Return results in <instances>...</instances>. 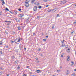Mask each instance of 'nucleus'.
<instances>
[{"instance_id": "nucleus-19", "label": "nucleus", "mask_w": 76, "mask_h": 76, "mask_svg": "<svg viewBox=\"0 0 76 76\" xmlns=\"http://www.w3.org/2000/svg\"><path fill=\"white\" fill-rule=\"evenodd\" d=\"M15 63L16 64H18V60H16V61H15Z\"/></svg>"}, {"instance_id": "nucleus-50", "label": "nucleus", "mask_w": 76, "mask_h": 76, "mask_svg": "<svg viewBox=\"0 0 76 76\" xmlns=\"http://www.w3.org/2000/svg\"><path fill=\"white\" fill-rule=\"evenodd\" d=\"M73 32H74V31H72L71 32V33L72 34H73Z\"/></svg>"}, {"instance_id": "nucleus-20", "label": "nucleus", "mask_w": 76, "mask_h": 76, "mask_svg": "<svg viewBox=\"0 0 76 76\" xmlns=\"http://www.w3.org/2000/svg\"><path fill=\"white\" fill-rule=\"evenodd\" d=\"M64 55V53H62V55L61 56V57H63V56Z\"/></svg>"}, {"instance_id": "nucleus-11", "label": "nucleus", "mask_w": 76, "mask_h": 76, "mask_svg": "<svg viewBox=\"0 0 76 76\" xmlns=\"http://www.w3.org/2000/svg\"><path fill=\"white\" fill-rule=\"evenodd\" d=\"M48 12H51V11H52V9H48V10H47Z\"/></svg>"}, {"instance_id": "nucleus-25", "label": "nucleus", "mask_w": 76, "mask_h": 76, "mask_svg": "<svg viewBox=\"0 0 76 76\" xmlns=\"http://www.w3.org/2000/svg\"><path fill=\"white\" fill-rule=\"evenodd\" d=\"M22 9L20 8H19L18 9V10H19V11H21Z\"/></svg>"}, {"instance_id": "nucleus-27", "label": "nucleus", "mask_w": 76, "mask_h": 76, "mask_svg": "<svg viewBox=\"0 0 76 76\" xmlns=\"http://www.w3.org/2000/svg\"><path fill=\"white\" fill-rule=\"evenodd\" d=\"M23 76H27L26 74H25V73L23 74Z\"/></svg>"}, {"instance_id": "nucleus-39", "label": "nucleus", "mask_w": 76, "mask_h": 76, "mask_svg": "<svg viewBox=\"0 0 76 76\" xmlns=\"http://www.w3.org/2000/svg\"><path fill=\"white\" fill-rule=\"evenodd\" d=\"M0 69L1 70H3V68L2 67H0Z\"/></svg>"}, {"instance_id": "nucleus-9", "label": "nucleus", "mask_w": 76, "mask_h": 76, "mask_svg": "<svg viewBox=\"0 0 76 76\" xmlns=\"http://www.w3.org/2000/svg\"><path fill=\"white\" fill-rule=\"evenodd\" d=\"M35 0H32L31 1V4H34V2H35Z\"/></svg>"}, {"instance_id": "nucleus-8", "label": "nucleus", "mask_w": 76, "mask_h": 76, "mask_svg": "<svg viewBox=\"0 0 76 76\" xmlns=\"http://www.w3.org/2000/svg\"><path fill=\"white\" fill-rule=\"evenodd\" d=\"M1 1L2 2V5H3V4H5V2H4V0H1Z\"/></svg>"}, {"instance_id": "nucleus-56", "label": "nucleus", "mask_w": 76, "mask_h": 76, "mask_svg": "<svg viewBox=\"0 0 76 76\" xmlns=\"http://www.w3.org/2000/svg\"><path fill=\"white\" fill-rule=\"evenodd\" d=\"M33 35H35V34L34 33H33Z\"/></svg>"}, {"instance_id": "nucleus-42", "label": "nucleus", "mask_w": 76, "mask_h": 76, "mask_svg": "<svg viewBox=\"0 0 76 76\" xmlns=\"http://www.w3.org/2000/svg\"><path fill=\"white\" fill-rule=\"evenodd\" d=\"M64 41H65V40H63L62 42H62V43H63V42H64Z\"/></svg>"}, {"instance_id": "nucleus-31", "label": "nucleus", "mask_w": 76, "mask_h": 76, "mask_svg": "<svg viewBox=\"0 0 76 76\" xmlns=\"http://www.w3.org/2000/svg\"><path fill=\"white\" fill-rule=\"evenodd\" d=\"M57 72H60V70H57Z\"/></svg>"}, {"instance_id": "nucleus-23", "label": "nucleus", "mask_w": 76, "mask_h": 76, "mask_svg": "<svg viewBox=\"0 0 76 76\" xmlns=\"http://www.w3.org/2000/svg\"><path fill=\"white\" fill-rule=\"evenodd\" d=\"M43 1L45 2H47L48 1V0H43Z\"/></svg>"}, {"instance_id": "nucleus-53", "label": "nucleus", "mask_w": 76, "mask_h": 76, "mask_svg": "<svg viewBox=\"0 0 76 76\" xmlns=\"http://www.w3.org/2000/svg\"><path fill=\"white\" fill-rule=\"evenodd\" d=\"M62 47H64V45H63V44H62Z\"/></svg>"}, {"instance_id": "nucleus-60", "label": "nucleus", "mask_w": 76, "mask_h": 76, "mask_svg": "<svg viewBox=\"0 0 76 76\" xmlns=\"http://www.w3.org/2000/svg\"><path fill=\"white\" fill-rule=\"evenodd\" d=\"M43 56V55H42V54L40 55L41 56Z\"/></svg>"}, {"instance_id": "nucleus-10", "label": "nucleus", "mask_w": 76, "mask_h": 76, "mask_svg": "<svg viewBox=\"0 0 76 76\" xmlns=\"http://www.w3.org/2000/svg\"><path fill=\"white\" fill-rule=\"evenodd\" d=\"M23 14H20L19 15V17H20V18H22V17H23Z\"/></svg>"}, {"instance_id": "nucleus-54", "label": "nucleus", "mask_w": 76, "mask_h": 76, "mask_svg": "<svg viewBox=\"0 0 76 76\" xmlns=\"http://www.w3.org/2000/svg\"><path fill=\"white\" fill-rule=\"evenodd\" d=\"M74 64H72L71 65V66H73V65Z\"/></svg>"}, {"instance_id": "nucleus-61", "label": "nucleus", "mask_w": 76, "mask_h": 76, "mask_svg": "<svg viewBox=\"0 0 76 76\" xmlns=\"http://www.w3.org/2000/svg\"><path fill=\"white\" fill-rule=\"evenodd\" d=\"M7 76H9V74H7Z\"/></svg>"}, {"instance_id": "nucleus-44", "label": "nucleus", "mask_w": 76, "mask_h": 76, "mask_svg": "<svg viewBox=\"0 0 76 76\" xmlns=\"http://www.w3.org/2000/svg\"><path fill=\"white\" fill-rule=\"evenodd\" d=\"M50 6L49 5H47L46 6V7H48V6Z\"/></svg>"}, {"instance_id": "nucleus-46", "label": "nucleus", "mask_w": 76, "mask_h": 76, "mask_svg": "<svg viewBox=\"0 0 76 76\" xmlns=\"http://www.w3.org/2000/svg\"><path fill=\"white\" fill-rule=\"evenodd\" d=\"M67 57L68 58H70V56H67Z\"/></svg>"}, {"instance_id": "nucleus-21", "label": "nucleus", "mask_w": 76, "mask_h": 76, "mask_svg": "<svg viewBox=\"0 0 76 76\" xmlns=\"http://www.w3.org/2000/svg\"><path fill=\"white\" fill-rule=\"evenodd\" d=\"M12 59H14L15 58V57L14 56H12L11 57Z\"/></svg>"}, {"instance_id": "nucleus-34", "label": "nucleus", "mask_w": 76, "mask_h": 76, "mask_svg": "<svg viewBox=\"0 0 76 76\" xmlns=\"http://www.w3.org/2000/svg\"><path fill=\"white\" fill-rule=\"evenodd\" d=\"M71 63H72L73 64H75V63H74V62H73V61H71Z\"/></svg>"}, {"instance_id": "nucleus-41", "label": "nucleus", "mask_w": 76, "mask_h": 76, "mask_svg": "<svg viewBox=\"0 0 76 76\" xmlns=\"http://www.w3.org/2000/svg\"><path fill=\"white\" fill-rule=\"evenodd\" d=\"M6 48H9V46H8L7 45L6 46Z\"/></svg>"}, {"instance_id": "nucleus-64", "label": "nucleus", "mask_w": 76, "mask_h": 76, "mask_svg": "<svg viewBox=\"0 0 76 76\" xmlns=\"http://www.w3.org/2000/svg\"><path fill=\"white\" fill-rule=\"evenodd\" d=\"M53 76H56V75H53Z\"/></svg>"}, {"instance_id": "nucleus-28", "label": "nucleus", "mask_w": 76, "mask_h": 76, "mask_svg": "<svg viewBox=\"0 0 76 76\" xmlns=\"http://www.w3.org/2000/svg\"><path fill=\"white\" fill-rule=\"evenodd\" d=\"M43 41H47V39H44Z\"/></svg>"}, {"instance_id": "nucleus-37", "label": "nucleus", "mask_w": 76, "mask_h": 76, "mask_svg": "<svg viewBox=\"0 0 76 76\" xmlns=\"http://www.w3.org/2000/svg\"><path fill=\"white\" fill-rule=\"evenodd\" d=\"M29 66H27L26 67V69H28V68H29Z\"/></svg>"}, {"instance_id": "nucleus-43", "label": "nucleus", "mask_w": 76, "mask_h": 76, "mask_svg": "<svg viewBox=\"0 0 76 76\" xmlns=\"http://www.w3.org/2000/svg\"><path fill=\"white\" fill-rule=\"evenodd\" d=\"M29 73L30 74V75H32V73L31 72H30Z\"/></svg>"}, {"instance_id": "nucleus-13", "label": "nucleus", "mask_w": 76, "mask_h": 76, "mask_svg": "<svg viewBox=\"0 0 76 76\" xmlns=\"http://www.w3.org/2000/svg\"><path fill=\"white\" fill-rule=\"evenodd\" d=\"M21 47H22V45L20 44L19 45V48H20V50H21Z\"/></svg>"}, {"instance_id": "nucleus-17", "label": "nucleus", "mask_w": 76, "mask_h": 76, "mask_svg": "<svg viewBox=\"0 0 76 76\" xmlns=\"http://www.w3.org/2000/svg\"><path fill=\"white\" fill-rule=\"evenodd\" d=\"M17 28L19 30H20V29H21V28H20V26H18L17 27Z\"/></svg>"}, {"instance_id": "nucleus-3", "label": "nucleus", "mask_w": 76, "mask_h": 76, "mask_svg": "<svg viewBox=\"0 0 76 76\" xmlns=\"http://www.w3.org/2000/svg\"><path fill=\"white\" fill-rule=\"evenodd\" d=\"M15 20L17 22H19V21L20 20V19L18 18H15Z\"/></svg>"}, {"instance_id": "nucleus-22", "label": "nucleus", "mask_w": 76, "mask_h": 76, "mask_svg": "<svg viewBox=\"0 0 76 76\" xmlns=\"http://www.w3.org/2000/svg\"><path fill=\"white\" fill-rule=\"evenodd\" d=\"M5 10H7V11H9V10L7 7L5 8Z\"/></svg>"}, {"instance_id": "nucleus-45", "label": "nucleus", "mask_w": 76, "mask_h": 76, "mask_svg": "<svg viewBox=\"0 0 76 76\" xmlns=\"http://www.w3.org/2000/svg\"><path fill=\"white\" fill-rule=\"evenodd\" d=\"M10 13H12V14H13V12H12L11 11H10Z\"/></svg>"}, {"instance_id": "nucleus-49", "label": "nucleus", "mask_w": 76, "mask_h": 76, "mask_svg": "<svg viewBox=\"0 0 76 76\" xmlns=\"http://www.w3.org/2000/svg\"><path fill=\"white\" fill-rule=\"evenodd\" d=\"M36 58V60H38V58Z\"/></svg>"}, {"instance_id": "nucleus-38", "label": "nucleus", "mask_w": 76, "mask_h": 76, "mask_svg": "<svg viewBox=\"0 0 76 76\" xmlns=\"http://www.w3.org/2000/svg\"><path fill=\"white\" fill-rule=\"evenodd\" d=\"M41 48H39L38 51H41Z\"/></svg>"}, {"instance_id": "nucleus-26", "label": "nucleus", "mask_w": 76, "mask_h": 76, "mask_svg": "<svg viewBox=\"0 0 76 76\" xmlns=\"http://www.w3.org/2000/svg\"><path fill=\"white\" fill-rule=\"evenodd\" d=\"M59 16H60V14H59L56 15L57 17H58Z\"/></svg>"}, {"instance_id": "nucleus-63", "label": "nucleus", "mask_w": 76, "mask_h": 76, "mask_svg": "<svg viewBox=\"0 0 76 76\" xmlns=\"http://www.w3.org/2000/svg\"><path fill=\"white\" fill-rule=\"evenodd\" d=\"M7 28H9V26H7Z\"/></svg>"}, {"instance_id": "nucleus-48", "label": "nucleus", "mask_w": 76, "mask_h": 76, "mask_svg": "<svg viewBox=\"0 0 76 76\" xmlns=\"http://www.w3.org/2000/svg\"><path fill=\"white\" fill-rule=\"evenodd\" d=\"M67 50H68V51H70V49L68 48L67 49Z\"/></svg>"}, {"instance_id": "nucleus-2", "label": "nucleus", "mask_w": 76, "mask_h": 76, "mask_svg": "<svg viewBox=\"0 0 76 76\" xmlns=\"http://www.w3.org/2000/svg\"><path fill=\"white\" fill-rule=\"evenodd\" d=\"M37 8H38V7L37 6H34V7L33 10L34 12H36L37 10Z\"/></svg>"}, {"instance_id": "nucleus-7", "label": "nucleus", "mask_w": 76, "mask_h": 76, "mask_svg": "<svg viewBox=\"0 0 76 76\" xmlns=\"http://www.w3.org/2000/svg\"><path fill=\"white\" fill-rule=\"evenodd\" d=\"M30 1V0H26L25 1V3H28Z\"/></svg>"}, {"instance_id": "nucleus-55", "label": "nucleus", "mask_w": 76, "mask_h": 76, "mask_svg": "<svg viewBox=\"0 0 76 76\" xmlns=\"http://www.w3.org/2000/svg\"><path fill=\"white\" fill-rule=\"evenodd\" d=\"M74 23V24H75V25H76V22H75Z\"/></svg>"}, {"instance_id": "nucleus-51", "label": "nucleus", "mask_w": 76, "mask_h": 76, "mask_svg": "<svg viewBox=\"0 0 76 76\" xmlns=\"http://www.w3.org/2000/svg\"><path fill=\"white\" fill-rule=\"evenodd\" d=\"M14 42V41H12V42H11V43H12V44H13Z\"/></svg>"}, {"instance_id": "nucleus-5", "label": "nucleus", "mask_w": 76, "mask_h": 76, "mask_svg": "<svg viewBox=\"0 0 76 76\" xmlns=\"http://www.w3.org/2000/svg\"><path fill=\"white\" fill-rule=\"evenodd\" d=\"M25 6H26L27 7H29V3H25Z\"/></svg>"}, {"instance_id": "nucleus-57", "label": "nucleus", "mask_w": 76, "mask_h": 76, "mask_svg": "<svg viewBox=\"0 0 76 76\" xmlns=\"http://www.w3.org/2000/svg\"><path fill=\"white\" fill-rule=\"evenodd\" d=\"M46 38H48V36H47L46 37Z\"/></svg>"}, {"instance_id": "nucleus-35", "label": "nucleus", "mask_w": 76, "mask_h": 76, "mask_svg": "<svg viewBox=\"0 0 76 76\" xmlns=\"http://www.w3.org/2000/svg\"><path fill=\"white\" fill-rule=\"evenodd\" d=\"M39 4H39V3H38L37 4V6H38V5H39Z\"/></svg>"}, {"instance_id": "nucleus-15", "label": "nucleus", "mask_w": 76, "mask_h": 76, "mask_svg": "<svg viewBox=\"0 0 76 76\" xmlns=\"http://www.w3.org/2000/svg\"><path fill=\"white\" fill-rule=\"evenodd\" d=\"M54 24H53L52 26V29H54Z\"/></svg>"}, {"instance_id": "nucleus-58", "label": "nucleus", "mask_w": 76, "mask_h": 76, "mask_svg": "<svg viewBox=\"0 0 76 76\" xmlns=\"http://www.w3.org/2000/svg\"><path fill=\"white\" fill-rule=\"evenodd\" d=\"M74 71H75V72H76V69H75Z\"/></svg>"}, {"instance_id": "nucleus-16", "label": "nucleus", "mask_w": 76, "mask_h": 76, "mask_svg": "<svg viewBox=\"0 0 76 76\" xmlns=\"http://www.w3.org/2000/svg\"><path fill=\"white\" fill-rule=\"evenodd\" d=\"M20 66H18L17 67V69L18 70H19V69H20Z\"/></svg>"}, {"instance_id": "nucleus-32", "label": "nucleus", "mask_w": 76, "mask_h": 76, "mask_svg": "<svg viewBox=\"0 0 76 76\" xmlns=\"http://www.w3.org/2000/svg\"><path fill=\"white\" fill-rule=\"evenodd\" d=\"M11 25V24L7 23V25L8 26H9V25Z\"/></svg>"}, {"instance_id": "nucleus-29", "label": "nucleus", "mask_w": 76, "mask_h": 76, "mask_svg": "<svg viewBox=\"0 0 76 76\" xmlns=\"http://www.w3.org/2000/svg\"><path fill=\"white\" fill-rule=\"evenodd\" d=\"M0 53L1 54H3V51H2V50L0 51Z\"/></svg>"}, {"instance_id": "nucleus-52", "label": "nucleus", "mask_w": 76, "mask_h": 76, "mask_svg": "<svg viewBox=\"0 0 76 76\" xmlns=\"http://www.w3.org/2000/svg\"><path fill=\"white\" fill-rule=\"evenodd\" d=\"M34 4H35V5H37V3L35 2V3H34Z\"/></svg>"}, {"instance_id": "nucleus-6", "label": "nucleus", "mask_w": 76, "mask_h": 76, "mask_svg": "<svg viewBox=\"0 0 76 76\" xmlns=\"http://www.w3.org/2000/svg\"><path fill=\"white\" fill-rule=\"evenodd\" d=\"M36 72L37 73H40V72H41V71L40 70H36Z\"/></svg>"}, {"instance_id": "nucleus-47", "label": "nucleus", "mask_w": 76, "mask_h": 76, "mask_svg": "<svg viewBox=\"0 0 76 76\" xmlns=\"http://www.w3.org/2000/svg\"><path fill=\"white\" fill-rule=\"evenodd\" d=\"M37 19H39V16H37Z\"/></svg>"}, {"instance_id": "nucleus-36", "label": "nucleus", "mask_w": 76, "mask_h": 76, "mask_svg": "<svg viewBox=\"0 0 76 76\" xmlns=\"http://www.w3.org/2000/svg\"><path fill=\"white\" fill-rule=\"evenodd\" d=\"M24 50L26 51V48H24Z\"/></svg>"}, {"instance_id": "nucleus-24", "label": "nucleus", "mask_w": 76, "mask_h": 76, "mask_svg": "<svg viewBox=\"0 0 76 76\" xmlns=\"http://www.w3.org/2000/svg\"><path fill=\"white\" fill-rule=\"evenodd\" d=\"M39 9H41L42 8V7L41 6H39L38 7Z\"/></svg>"}, {"instance_id": "nucleus-59", "label": "nucleus", "mask_w": 76, "mask_h": 76, "mask_svg": "<svg viewBox=\"0 0 76 76\" xmlns=\"http://www.w3.org/2000/svg\"><path fill=\"white\" fill-rule=\"evenodd\" d=\"M69 73L67 72V73H66V75H68V74H69Z\"/></svg>"}, {"instance_id": "nucleus-14", "label": "nucleus", "mask_w": 76, "mask_h": 76, "mask_svg": "<svg viewBox=\"0 0 76 76\" xmlns=\"http://www.w3.org/2000/svg\"><path fill=\"white\" fill-rule=\"evenodd\" d=\"M66 2H67V1H62V3L63 4L64 3H66Z\"/></svg>"}, {"instance_id": "nucleus-4", "label": "nucleus", "mask_w": 76, "mask_h": 76, "mask_svg": "<svg viewBox=\"0 0 76 76\" xmlns=\"http://www.w3.org/2000/svg\"><path fill=\"white\" fill-rule=\"evenodd\" d=\"M29 19H30V17H28L27 19L26 20V22H29Z\"/></svg>"}, {"instance_id": "nucleus-18", "label": "nucleus", "mask_w": 76, "mask_h": 76, "mask_svg": "<svg viewBox=\"0 0 76 76\" xmlns=\"http://www.w3.org/2000/svg\"><path fill=\"white\" fill-rule=\"evenodd\" d=\"M15 12V15H17V14L18 13V12H17V11L16 10L14 11Z\"/></svg>"}, {"instance_id": "nucleus-62", "label": "nucleus", "mask_w": 76, "mask_h": 76, "mask_svg": "<svg viewBox=\"0 0 76 76\" xmlns=\"http://www.w3.org/2000/svg\"><path fill=\"white\" fill-rule=\"evenodd\" d=\"M62 68V67L61 66L60 67V69H61Z\"/></svg>"}, {"instance_id": "nucleus-40", "label": "nucleus", "mask_w": 76, "mask_h": 76, "mask_svg": "<svg viewBox=\"0 0 76 76\" xmlns=\"http://www.w3.org/2000/svg\"><path fill=\"white\" fill-rule=\"evenodd\" d=\"M67 61H69L70 60V58H68L67 59Z\"/></svg>"}, {"instance_id": "nucleus-30", "label": "nucleus", "mask_w": 76, "mask_h": 76, "mask_svg": "<svg viewBox=\"0 0 76 76\" xmlns=\"http://www.w3.org/2000/svg\"><path fill=\"white\" fill-rule=\"evenodd\" d=\"M2 44H3V42L2 41L0 42V45H1Z\"/></svg>"}, {"instance_id": "nucleus-12", "label": "nucleus", "mask_w": 76, "mask_h": 76, "mask_svg": "<svg viewBox=\"0 0 76 76\" xmlns=\"http://www.w3.org/2000/svg\"><path fill=\"white\" fill-rule=\"evenodd\" d=\"M5 22H8L7 23H10V24H11V22H12V21H5Z\"/></svg>"}, {"instance_id": "nucleus-33", "label": "nucleus", "mask_w": 76, "mask_h": 76, "mask_svg": "<svg viewBox=\"0 0 76 76\" xmlns=\"http://www.w3.org/2000/svg\"><path fill=\"white\" fill-rule=\"evenodd\" d=\"M76 74L75 73H73L72 74V76H75Z\"/></svg>"}, {"instance_id": "nucleus-1", "label": "nucleus", "mask_w": 76, "mask_h": 76, "mask_svg": "<svg viewBox=\"0 0 76 76\" xmlns=\"http://www.w3.org/2000/svg\"><path fill=\"white\" fill-rule=\"evenodd\" d=\"M20 39H21V38L20 37H19L18 39V38H17L14 41L15 43H18V42H20Z\"/></svg>"}]
</instances>
